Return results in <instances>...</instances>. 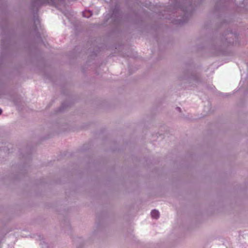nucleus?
I'll return each mask as SVG.
<instances>
[{"instance_id":"nucleus-7","label":"nucleus","mask_w":248,"mask_h":248,"mask_svg":"<svg viewBox=\"0 0 248 248\" xmlns=\"http://www.w3.org/2000/svg\"><path fill=\"white\" fill-rule=\"evenodd\" d=\"M69 106H70V104L67 102V101H65L63 102L61 106L58 108L57 110V112H61L63 111L64 109H65L67 108H68Z\"/></svg>"},{"instance_id":"nucleus-17","label":"nucleus","mask_w":248,"mask_h":248,"mask_svg":"<svg viewBox=\"0 0 248 248\" xmlns=\"http://www.w3.org/2000/svg\"><path fill=\"white\" fill-rule=\"evenodd\" d=\"M94 54L96 55V53L95 52H94Z\"/></svg>"},{"instance_id":"nucleus-9","label":"nucleus","mask_w":248,"mask_h":248,"mask_svg":"<svg viewBox=\"0 0 248 248\" xmlns=\"http://www.w3.org/2000/svg\"><path fill=\"white\" fill-rule=\"evenodd\" d=\"M93 15V13L90 10H85L82 12V15L86 18L90 17Z\"/></svg>"},{"instance_id":"nucleus-1","label":"nucleus","mask_w":248,"mask_h":248,"mask_svg":"<svg viewBox=\"0 0 248 248\" xmlns=\"http://www.w3.org/2000/svg\"><path fill=\"white\" fill-rule=\"evenodd\" d=\"M221 27L227 28V29L217 39L214 46V49L217 51L218 55H228L227 52L224 50L227 47L239 45V34L237 31H232L230 29L231 23L225 22L221 24Z\"/></svg>"},{"instance_id":"nucleus-15","label":"nucleus","mask_w":248,"mask_h":248,"mask_svg":"<svg viewBox=\"0 0 248 248\" xmlns=\"http://www.w3.org/2000/svg\"><path fill=\"white\" fill-rule=\"evenodd\" d=\"M158 13H158V15H159V16H160V15H161V14H161V12H159Z\"/></svg>"},{"instance_id":"nucleus-4","label":"nucleus","mask_w":248,"mask_h":248,"mask_svg":"<svg viewBox=\"0 0 248 248\" xmlns=\"http://www.w3.org/2000/svg\"><path fill=\"white\" fill-rule=\"evenodd\" d=\"M2 38L0 42L1 51L0 54V65L7 57L10 46L12 36L10 35H4L1 33Z\"/></svg>"},{"instance_id":"nucleus-14","label":"nucleus","mask_w":248,"mask_h":248,"mask_svg":"<svg viewBox=\"0 0 248 248\" xmlns=\"http://www.w3.org/2000/svg\"><path fill=\"white\" fill-rule=\"evenodd\" d=\"M225 0L227 1H232L233 0Z\"/></svg>"},{"instance_id":"nucleus-10","label":"nucleus","mask_w":248,"mask_h":248,"mask_svg":"<svg viewBox=\"0 0 248 248\" xmlns=\"http://www.w3.org/2000/svg\"><path fill=\"white\" fill-rule=\"evenodd\" d=\"M39 238L40 239V245H42V248H44V247H43V245H46V244L45 243V242L44 241H42V239H43V237H41L40 235L39 236Z\"/></svg>"},{"instance_id":"nucleus-11","label":"nucleus","mask_w":248,"mask_h":248,"mask_svg":"<svg viewBox=\"0 0 248 248\" xmlns=\"http://www.w3.org/2000/svg\"><path fill=\"white\" fill-rule=\"evenodd\" d=\"M218 3H219V1H217L215 4V8L216 10H218L220 9H221V8L218 7Z\"/></svg>"},{"instance_id":"nucleus-18","label":"nucleus","mask_w":248,"mask_h":248,"mask_svg":"<svg viewBox=\"0 0 248 248\" xmlns=\"http://www.w3.org/2000/svg\"><path fill=\"white\" fill-rule=\"evenodd\" d=\"M111 1H112V0H110Z\"/></svg>"},{"instance_id":"nucleus-5","label":"nucleus","mask_w":248,"mask_h":248,"mask_svg":"<svg viewBox=\"0 0 248 248\" xmlns=\"http://www.w3.org/2000/svg\"><path fill=\"white\" fill-rule=\"evenodd\" d=\"M108 16L111 19L112 24L113 26L118 27L120 25L123 16L118 3H116L114 7L110 9V13Z\"/></svg>"},{"instance_id":"nucleus-6","label":"nucleus","mask_w":248,"mask_h":248,"mask_svg":"<svg viewBox=\"0 0 248 248\" xmlns=\"http://www.w3.org/2000/svg\"><path fill=\"white\" fill-rule=\"evenodd\" d=\"M181 80H186L189 82L193 81L197 84L202 82L200 75L190 69L185 71L183 76L181 77Z\"/></svg>"},{"instance_id":"nucleus-8","label":"nucleus","mask_w":248,"mask_h":248,"mask_svg":"<svg viewBox=\"0 0 248 248\" xmlns=\"http://www.w3.org/2000/svg\"><path fill=\"white\" fill-rule=\"evenodd\" d=\"M151 215L153 218L157 219L159 217V212L158 210L154 209L152 210Z\"/></svg>"},{"instance_id":"nucleus-3","label":"nucleus","mask_w":248,"mask_h":248,"mask_svg":"<svg viewBox=\"0 0 248 248\" xmlns=\"http://www.w3.org/2000/svg\"><path fill=\"white\" fill-rule=\"evenodd\" d=\"M64 0H31L30 9L33 14V20L34 24L33 26V30L37 37L41 38L40 34L38 31L37 22H39L38 13L39 8L43 5L47 4L50 6L57 7L56 2H63Z\"/></svg>"},{"instance_id":"nucleus-16","label":"nucleus","mask_w":248,"mask_h":248,"mask_svg":"<svg viewBox=\"0 0 248 248\" xmlns=\"http://www.w3.org/2000/svg\"><path fill=\"white\" fill-rule=\"evenodd\" d=\"M151 3L149 2V6H151Z\"/></svg>"},{"instance_id":"nucleus-13","label":"nucleus","mask_w":248,"mask_h":248,"mask_svg":"<svg viewBox=\"0 0 248 248\" xmlns=\"http://www.w3.org/2000/svg\"><path fill=\"white\" fill-rule=\"evenodd\" d=\"M2 113V110L1 108H0V115Z\"/></svg>"},{"instance_id":"nucleus-12","label":"nucleus","mask_w":248,"mask_h":248,"mask_svg":"<svg viewBox=\"0 0 248 248\" xmlns=\"http://www.w3.org/2000/svg\"><path fill=\"white\" fill-rule=\"evenodd\" d=\"M176 109L179 112H181V108L180 107H176Z\"/></svg>"},{"instance_id":"nucleus-2","label":"nucleus","mask_w":248,"mask_h":248,"mask_svg":"<svg viewBox=\"0 0 248 248\" xmlns=\"http://www.w3.org/2000/svg\"><path fill=\"white\" fill-rule=\"evenodd\" d=\"M193 0H175L174 3L170 6L169 9L173 8V14L181 12L183 14L180 19H173L171 22L174 25L181 26L186 23L195 10L192 4Z\"/></svg>"}]
</instances>
